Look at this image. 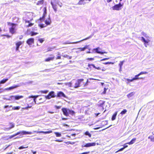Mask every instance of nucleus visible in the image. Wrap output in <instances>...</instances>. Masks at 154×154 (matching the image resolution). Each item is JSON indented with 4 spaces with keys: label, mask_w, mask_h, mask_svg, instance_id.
Here are the masks:
<instances>
[{
    "label": "nucleus",
    "mask_w": 154,
    "mask_h": 154,
    "mask_svg": "<svg viewBox=\"0 0 154 154\" xmlns=\"http://www.w3.org/2000/svg\"><path fill=\"white\" fill-rule=\"evenodd\" d=\"M61 110L63 114L66 116H75V112L71 109L66 108H63Z\"/></svg>",
    "instance_id": "1"
},
{
    "label": "nucleus",
    "mask_w": 154,
    "mask_h": 154,
    "mask_svg": "<svg viewBox=\"0 0 154 154\" xmlns=\"http://www.w3.org/2000/svg\"><path fill=\"white\" fill-rule=\"evenodd\" d=\"M28 16H31V14L30 13H26L23 18V20L25 21L26 24V26L27 27L31 26L34 24L30 22V21L32 20V18H29V19L27 18L26 17Z\"/></svg>",
    "instance_id": "2"
},
{
    "label": "nucleus",
    "mask_w": 154,
    "mask_h": 154,
    "mask_svg": "<svg viewBox=\"0 0 154 154\" xmlns=\"http://www.w3.org/2000/svg\"><path fill=\"white\" fill-rule=\"evenodd\" d=\"M23 96L22 95H12L9 96L8 98L5 97H3L2 99L4 100H8L14 101L15 100H19L23 98Z\"/></svg>",
    "instance_id": "3"
},
{
    "label": "nucleus",
    "mask_w": 154,
    "mask_h": 154,
    "mask_svg": "<svg viewBox=\"0 0 154 154\" xmlns=\"http://www.w3.org/2000/svg\"><path fill=\"white\" fill-rule=\"evenodd\" d=\"M32 133H33L31 132L27 131H20L15 134L9 136L8 139H11L19 134H20V136H21L24 135L31 134Z\"/></svg>",
    "instance_id": "4"
},
{
    "label": "nucleus",
    "mask_w": 154,
    "mask_h": 154,
    "mask_svg": "<svg viewBox=\"0 0 154 154\" xmlns=\"http://www.w3.org/2000/svg\"><path fill=\"white\" fill-rule=\"evenodd\" d=\"M8 25L9 26H11L9 28L10 32L12 34L15 33L17 31L16 27L17 25L14 23L10 22H8Z\"/></svg>",
    "instance_id": "5"
},
{
    "label": "nucleus",
    "mask_w": 154,
    "mask_h": 154,
    "mask_svg": "<svg viewBox=\"0 0 154 154\" xmlns=\"http://www.w3.org/2000/svg\"><path fill=\"white\" fill-rule=\"evenodd\" d=\"M39 96V95H31L29 96L27 98V100H29V99H33V100H29L28 101V104H29L30 105H34L36 104V100L37 97Z\"/></svg>",
    "instance_id": "6"
},
{
    "label": "nucleus",
    "mask_w": 154,
    "mask_h": 154,
    "mask_svg": "<svg viewBox=\"0 0 154 154\" xmlns=\"http://www.w3.org/2000/svg\"><path fill=\"white\" fill-rule=\"evenodd\" d=\"M45 24L41 23L39 24L38 26L41 28H43L46 27L47 26L50 25L51 21L49 16L48 18L45 20Z\"/></svg>",
    "instance_id": "7"
},
{
    "label": "nucleus",
    "mask_w": 154,
    "mask_h": 154,
    "mask_svg": "<svg viewBox=\"0 0 154 154\" xmlns=\"http://www.w3.org/2000/svg\"><path fill=\"white\" fill-rule=\"evenodd\" d=\"M55 92L53 91L50 92L47 95L45 96V98L46 99H50L51 98H54L56 97Z\"/></svg>",
    "instance_id": "8"
},
{
    "label": "nucleus",
    "mask_w": 154,
    "mask_h": 154,
    "mask_svg": "<svg viewBox=\"0 0 154 154\" xmlns=\"http://www.w3.org/2000/svg\"><path fill=\"white\" fill-rule=\"evenodd\" d=\"M43 10V15L42 17H40L39 19V20L41 22L44 21L47 14V9L46 7H44Z\"/></svg>",
    "instance_id": "9"
},
{
    "label": "nucleus",
    "mask_w": 154,
    "mask_h": 154,
    "mask_svg": "<svg viewBox=\"0 0 154 154\" xmlns=\"http://www.w3.org/2000/svg\"><path fill=\"white\" fill-rule=\"evenodd\" d=\"M123 4H122L120 2L117 4L115 5L112 7L113 10L119 11L121 9L122 7L123 6Z\"/></svg>",
    "instance_id": "10"
},
{
    "label": "nucleus",
    "mask_w": 154,
    "mask_h": 154,
    "mask_svg": "<svg viewBox=\"0 0 154 154\" xmlns=\"http://www.w3.org/2000/svg\"><path fill=\"white\" fill-rule=\"evenodd\" d=\"M96 143L95 142L86 143L84 142H83V144L82 145V147H89L91 146H94L96 145Z\"/></svg>",
    "instance_id": "11"
},
{
    "label": "nucleus",
    "mask_w": 154,
    "mask_h": 154,
    "mask_svg": "<svg viewBox=\"0 0 154 154\" xmlns=\"http://www.w3.org/2000/svg\"><path fill=\"white\" fill-rule=\"evenodd\" d=\"M84 79H78L75 83V85L74 87L75 88H77L81 86L82 85L81 83L83 82Z\"/></svg>",
    "instance_id": "12"
},
{
    "label": "nucleus",
    "mask_w": 154,
    "mask_h": 154,
    "mask_svg": "<svg viewBox=\"0 0 154 154\" xmlns=\"http://www.w3.org/2000/svg\"><path fill=\"white\" fill-rule=\"evenodd\" d=\"M101 49L100 47H98L96 48H94L93 50V52L94 53H97L100 54H103L106 53V52H103L100 51Z\"/></svg>",
    "instance_id": "13"
},
{
    "label": "nucleus",
    "mask_w": 154,
    "mask_h": 154,
    "mask_svg": "<svg viewBox=\"0 0 154 154\" xmlns=\"http://www.w3.org/2000/svg\"><path fill=\"white\" fill-rule=\"evenodd\" d=\"M22 44V42L21 41H19L16 43V51L20 52L19 49L20 46Z\"/></svg>",
    "instance_id": "14"
},
{
    "label": "nucleus",
    "mask_w": 154,
    "mask_h": 154,
    "mask_svg": "<svg viewBox=\"0 0 154 154\" xmlns=\"http://www.w3.org/2000/svg\"><path fill=\"white\" fill-rule=\"evenodd\" d=\"M141 40L144 43L145 46L146 47H147V45H148V44L149 42V40L148 39L146 40L143 37H141Z\"/></svg>",
    "instance_id": "15"
},
{
    "label": "nucleus",
    "mask_w": 154,
    "mask_h": 154,
    "mask_svg": "<svg viewBox=\"0 0 154 154\" xmlns=\"http://www.w3.org/2000/svg\"><path fill=\"white\" fill-rule=\"evenodd\" d=\"M56 97H66L65 94L63 92L61 91H60L57 93V95Z\"/></svg>",
    "instance_id": "16"
},
{
    "label": "nucleus",
    "mask_w": 154,
    "mask_h": 154,
    "mask_svg": "<svg viewBox=\"0 0 154 154\" xmlns=\"http://www.w3.org/2000/svg\"><path fill=\"white\" fill-rule=\"evenodd\" d=\"M92 37V35H91L90 36H89L83 39L81 41H78V42H69V43H68V42H66L65 43V44H76V43H79L80 42H82V41H84V40H87V39H88L90 38H91Z\"/></svg>",
    "instance_id": "17"
},
{
    "label": "nucleus",
    "mask_w": 154,
    "mask_h": 154,
    "mask_svg": "<svg viewBox=\"0 0 154 154\" xmlns=\"http://www.w3.org/2000/svg\"><path fill=\"white\" fill-rule=\"evenodd\" d=\"M91 66H93V68H94L95 69H97L98 70H100L101 69V68L100 67H96V66H95L93 64L88 63V66L90 69V70H91Z\"/></svg>",
    "instance_id": "18"
},
{
    "label": "nucleus",
    "mask_w": 154,
    "mask_h": 154,
    "mask_svg": "<svg viewBox=\"0 0 154 154\" xmlns=\"http://www.w3.org/2000/svg\"><path fill=\"white\" fill-rule=\"evenodd\" d=\"M34 39L33 38H30L28 39L26 41V43L29 45H31L34 42Z\"/></svg>",
    "instance_id": "19"
},
{
    "label": "nucleus",
    "mask_w": 154,
    "mask_h": 154,
    "mask_svg": "<svg viewBox=\"0 0 154 154\" xmlns=\"http://www.w3.org/2000/svg\"><path fill=\"white\" fill-rule=\"evenodd\" d=\"M51 4L52 6V7L53 9L54 12L56 13L57 11V5L54 4L52 1H51Z\"/></svg>",
    "instance_id": "20"
},
{
    "label": "nucleus",
    "mask_w": 154,
    "mask_h": 154,
    "mask_svg": "<svg viewBox=\"0 0 154 154\" xmlns=\"http://www.w3.org/2000/svg\"><path fill=\"white\" fill-rule=\"evenodd\" d=\"M34 132L36 133H44L45 134H50L52 132L51 131H34Z\"/></svg>",
    "instance_id": "21"
},
{
    "label": "nucleus",
    "mask_w": 154,
    "mask_h": 154,
    "mask_svg": "<svg viewBox=\"0 0 154 154\" xmlns=\"http://www.w3.org/2000/svg\"><path fill=\"white\" fill-rule=\"evenodd\" d=\"M51 57H48L45 59V61L46 62H49L51 60H53L54 58V56L53 55H51Z\"/></svg>",
    "instance_id": "22"
},
{
    "label": "nucleus",
    "mask_w": 154,
    "mask_h": 154,
    "mask_svg": "<svg viewBox=\"0 0 154 154\" xmlns=\"http://www.w3.org/2000/svg\"><path fill=\"white\" fill-rule=\"evenodd\" d=\"M105 102V101L100 100L98 103V105L100 106L103 107V105L104 104Z\"/></svg>",
    "instance_id": "23"
},
{
    "label": "nucleus",
    "mask_w": 154,
    "mask_h": 154,
    "mask_svg": "<svg viewBox=\"0 0 154 154\" xmlns=\"http://www.w3.org/2000/svg\"><path fill=\"white\" fill-rule=\"evenodd\" d=\"M20 106H14L12 107V109H9L7 110V111H8L9 110H17L20 109Z\"/></svg>",
    "instance_id": "24"
},
{
    "label": "nucleus",
    "mask_w": 154,
    "mask_h": 154,
    "mask_svg": "<svg viewBox=\"0 0 154 154\" xmlns=\"http://www.w3.org/2000/svg\"><path fill=\"white\" fill-rule=\"evenodd\" d=\"M88 45H86L83 48H78L77 49L79 50V51H84L86 49H87L88 48Z\"/></svg>",
    "instance_id": "25"
},
{
    "label": "nucleus",
    "mask_w": 154,
    "mask_h": 154,
    "mask_svg": "<svg viewBox=\"0 0 154 154\" xmlns=\"http://www.w3.org/2000/svg\"><path fill=\"white\" fill-rule=\"evenodd\" d=\"M117 112H118L116 111L113 114L111 118V120L112 121H114L116 119Z\"/></svg>",
    "instance_id": "26"
},
{
    "label": "nucleus",
    "mask_w": 154,
    "mask_h": 154,
    "mask_svg": "<svg viewBox=\"0 0 154 154\" xmlns=\"http://www.w3.org/2000/svg\"><path fill=\"white\" fill-rule=\"evenodd\" d=\"M136 138H133L129 142L127 143L126 144H128L129 145H131L134 143L135 141Z\"/></svg>",
    "instance_id": "27"
},
{
    "label": "nucleus",
    "mask_w": 154,
    "mask_h": 154,
    "mask_svg": "<svg viewBox=\"0 0 154 154\" xmlns=\"http://www.w3.org/2000/svg\"><path fill=\"white\" fill-rule=\"evenodd\" d=\"M140 76L139 74L137 75H135L134 77L133 78V79L134 80H138L139 79H142L143 78L142 77H139V76Z\"/></svg>",
    "instance_id": "28"
},
{
    "label": "nucleus",
    "mask_w": 154,
    "mask_h": 154,
    "mask_svg": "<svg viewBox=\"0 0 154 154\" xmlns=\"http://www.w3.org/2000/svg\"><path fill=\"white\" fill-rule=\"evenodd\" d=\"M13 22H19V18L17 17H14L12 18Z\"/></svg>",
    "instance_id": "29"
},
{
    "label": "nucleus",
    "mask_w": 154,
    "mask_h": 154,
    "mask_svg": "<svg viewBox=\"0 0 154 154\" xmlns=\"http://www.w3.org/2000/svg\"><path fill=\"white\" fill-rule=\"evenodd\" d=\"M86 3L85 2V0H80L78 3L77 4L78 5H85Z\"/></svg>",
    "instance_id": "30"
},
{
    "label": "nucleus",
    "mask_w": 154,
    "mask_h": 154,
    "mask_svg": "<svg viewBox=\"0 0 154 154\" xmlns=\"http://www.w3.org/2000/svg\"><path fill=\"white\" fill-rule=\"evenodd\" d=\"M8 80V78L4 79L0 81V85L5 83Z\"/></svg>",
    "instance_id": "31"
},
{
    "label": "nucleus",
    "mask_w": 154,
    "mask_h": 154,
    "mask_svg": "<svg viewBox=\"0 0 154 154\" xmlns=\"http://www.w3.org/2000/svg\"><path fill=\"white\" fill-rule=\"evenodd\" d=\"M44 2V0H41L37 2L36 5H42L43 4Z\"/></svg>",
    "instance_id": "32"
},
{
    "label": "nucleus",
    "mask_w": 154,
    "mask_h": 154,
    "mask_svg": "<svg viewBox=\"0 0 154 154\" xmlns=\"http://www.w3.org/2000/svg\"><path fill=\"white\" fill-rule=\"evenodd\" d=\"M84 134L85 135L88 136L89 137H91V134L88 131H86L84 133Z\"/></svg>",
    "instance_id": "33"
},
{
    "label": "nucleus",
    "mask_w": 154,
    "mask_h": 154,
    "mask_svg": "<svg viewBox=\"0 0 154 154\" xmlns=\"http://www.w3.org/2000/svg\"><path fill=\"white\" fill-rule=\"evenodd\" d=\"M134 93L133 92H131V93L128 94L127 95V96L128 98H130L132 96H133L134 94Z\"/></svg>",
    "instance_id": "34"
},
{
    "label": "nucleus",
    "mask_w": 154,
    "mask_h": 154,
    "mask_svg": "<svg viewBox=\"0 0 154 154\" xmlns=\"http://www.w3.org/2000/svg\"><path fill=\"white\" fill-rule=\"evenodd\" d=\"M49 91L48 90H41L39 92L42 94H47L48 92Z\"/></svg>",
    "instance_id": "35"
},
{
    "label": "nucleus",
    "mask_w": 154,
    "mask_h": 154,
    "mask_svg": "<svg viewBox=\"0 0 154 154\" xmlns=\"http://www.w3.org/2000/svg\"><path fill=\"white\" fill-rule=\"evenodd\" d=\"M54 134L57 137H60L61 136V133L58 132H54Z\"/></svg>",
    "instance_id": "36"
},
{
    "label": "nucleus",
    "mask_w": 154,
    "mask_h": 154,
    "mask_svg": "<svg viewBox=\"0 0 154 154\" xmlns=\"http://www.w3.org/2000/svg\"><path fill=\"white\" fill-rule=\"evenodd\" d=\"M124 62H125L124 60H123V61H120V62L119 64V67H120V68H121V67H122V66L123 65Z\"/></svg>",
    "instance_id": "37"
},
{
    "label": "nucleus",
    "mask_w": 154,
    "mask_h": 154,
    "mask_svg": "<svg viewBox=\"0 0 154 154\" xmlns=\"http://www.w3.org/2000/svg\"><path fill=\"white\" fill-rule=\"evenodd\" d=\"M127 112L126 109H124L120 113V114L123 115L125 114Z\"/></svg>",
    "instance_id": "38"
},
{
    "label": "nucleus",
    "mask_w": 154,
    "mask_h": 154,
    "mask_svg": "<svg viewBox=\"0 0 154 154\" xmlns=\"http://www.w3.org/2000/svg\"><path fill=\"white\" fill-rule=\"evenodd\" d=\"M2 129L4 130L5 131H8L10 130V128L9 127L8 128H6V127H3V128H2Z\"/></svg>",
    "instance_id": "39"
},
{
    "label": "nucleus",
    "mask_w": 154,
    "mask_h": 154,
    "mask_svg": "<svg viewBox=\"0 0 154 154\" xmlns=\"http://www.w3.org/2000/svg\"><path fill=\"white\" fill-rule=\"evenodd\" d=\"M38 34L37 32H34L33 31H31L30 32V34L31 36L35 35Z\"/></svg>",
    "instance_id": "40"
},
{
    "label": "nucleus",
    "mask_w": 154,
    "mask_h": 154,
    "mask_svg": "<svg viewBox=\"0 0 154 154\" xmlns=\"http://www.w3.org/2000/svg\"><path fill=\"white\" fill-rule=\"evenodd\" d=\"M10 124L11 125V126L9 127V128H10V130L12 128H14L15 126V125L14 123H10Z\"/></svg>",
    "instance_id": "41"
},
{
    "label": "nucleus",
    "mask_w": 154,
    "mask_h": 154,
    "mask_svg": "<svg viewBox=\"0 0 154 154\" xmlns=\"http://www.w3.org/2000/svg\"><path fill=\"white\" fill-rule=\"evenodd\" d=\"M28 147V146L26 147H24L23 146H21L19 147L18 149H22L24 148H27Z\"/></svg>",
    "instance_id": "42"
},
{
    "label": "nucleus",
    "mask_w": 154,
    "mask_h": 154,
    "mask_svg": "<svg viewBox=\"0 0 154 154\" xmlns=\"http://www.w3.org/2000/svg\"><path fill=\"white\" fill-rule=\"evenodd\" d=\"M141 34L142 35L145 37H148L147 34L143 32H142Z\"/></svg>",
    "instance_id": "43"
},
{
    "label": "nucleus",
    "mask_w": 154,
    "mask_h": 154,
    "mask_svg": "<svg viewBox=\"0 0 154 154\" xmlns=\"http://www.w3.org/2000/svg\"><path fill=\"white\" fill-rule=\"evenodd\" d=\"M38 41L40 42V43H42L44 41V38H40L38 39Z\"/></svg>",
    "instance_id": "44"
},
{
    "label": "nucleus",
    "mask_w": 154,
    "mask_h": 154,
    "mask_svg": "<svg viewBox=\"0 0 154 154\" xmlns=\"http://www.w3.org/2000/svg\"><path fill=\"white\" fill-rule=\"evenodd\" d=\"M59 2V0H54V2H53L54 4L58 5V2Z\"/></svg>",
    "instance_id": "45"
},
{
    "label": "nucleus",
    "mask_w": 154,
    "mask_h": 154,
    "mask_svg": "<svg viewBox=\"0 0 154 154\" xmlns=\"http://www.w3.org/2000/svg\"><path fill=\"white\" fill-rule=\"evenodd\" d=\"M126 80L128 82H132L134 81L133 78L131 79H127Z\"/></svg>",
    "instance_id": "46"
},
{
    "label": "nucleus",
    "mask_w": 154,
    "mask_h": 154,
    "mask_svg": "<svg viewBox=\"0 0 154 154\" xmlns=\"http://www.w3.org/2000/svg\"><path fill=\"white\" fill-rule=\"evenodd\" d=\"M147 73V72H140L139 73V74L140 75L143 74H146Z\"/></svg>",
    "instance_id": "47"
},
{
    "label": "nucleus",
    "mask_w": 154,
    "mask_h": 154,
    "mask_svg": "<svg viewBox=\"0 0 154 154\" xmlns=\"http://www.w3.org/2000/svg\"><path fill=\"white\" fill-rule=\"evenodd\" d=\"M61 58V56H60V54H58L57 55L56 59H60Z\"/></svg>",
    "instance_id": "48"
},
{
    "label": "nucleus",
    "mask_w": 154,
    "mask_h": 154,
    "mask_svg": "<svg viewBox=\"0 0 154 154\" xmlns=\"http://www.w3.org/2000/svg\"><path fill=\"white\" fill-rule=\"evenodd\" d=\"M107 89L106 88H104L103 91L102 92V94H105L106 93Z\"/></svg>",
    "instance_id": "49"
},
{
    "label": "nucleus",
    "mask_w": 154,
    "mask_h": 154,
    "mask_svg": "<svg viewBox=\"0 0 154 154\" xmlns=\"http://www.w3.org/2000/svg\"><path fill=\"white\" fill-rule=\"evenodd\" d=\"M124 149L123 147V148H121L120 149H119L118 150V151H116V153H117L118 152L122 151H123Z\"/></svg>",
    "instance_id": "50"
},
{
    "label": "nucleus",
    "mask_w": 154,
    "mask_h": 154,
    "mask_svg": "<svg viewBox=\"0 0 154 154\" xmlns=\"http://www.w3.org/2000/svg\"><path fill=\"white\" fill-rule=\"evenodd\" d=\"M12 107V106H11V105L10 106H9L8 105H7L5 106L4 107V108H7L8 107H9L10 108H11Z\"/></svg>",
    "instance_id": "51"
},
{
    "label": "nucleus",
    "mask_w": 154,
    "mask_h": 154,
    "mask_svg": "<svg viewBox=\"0 0 154 154\" xmlns=\"http://www.w3.org/2000/svg\"><path fill=\"white\" fill-rule=\"evenodd\" d=\"M103 63L105 65H107V64H113V63H112V62H106Z\"/></svg>",
    "instance_id": "52"
},
{
    "label": "nucleus",
    "mask_w": 154,
    "mask_h": 154,
    "mask_svg": "<svg viewBox=\"0 0 154 154\" xmlns=\"http://www.w3.org/2000/svg\"><path fill=\"white\" fill-rule=\"evenodd\" d=\"M87 60L90 61H92L94 60V58H88L87 59Z\"/></svg>",
    "instance_id": "53"
},
{
    "label": "nucleus",
    "mask_w": 154,
    "mask_h": 154,
    "mask_svg": "<svg viewBox=\"0 0 154 154\" xmlns=\"http://www.w3.org/2000/svg\"><path fill=\"white\" fill-rule=\"evenodd\" d=\"M55 107L57 109H59L60 108L61 106H58L57 105L55 106Z\"/></svg>",
    "instance_id": "54"
},
{
    "label": "nucleus",
    "mask_w": 154,
    "mask_h": 154,
    "mask_svg": "<svg viewBox=\"0 0 154 154\" xmlns=\"http://www.w3.org/2000/svg\"><path fill=\"white\" fill-rule=\"evenodd\" d=\"M67 85H68V86L69 87H72V83L71 82H70L67 83Z\"/></svg>",
    "instance_id": "55"
},
{
    "label": "nucleus",
    "mask_w": 154,
    "mask_h": 154,
    "mask_svg": "<svg viewBox=\"0 0 154 154\" xmlns=\"http://www.w3.org/2000/svg\"><path fill=\"white\" fill-rule=\"evenodd\" d=\"M54 49V48H48V51H51L53 50Z\"/></svg>",
    "instance_id": "56"
},
{
    "label": "nucleus",
    "mask_w": 154,
    "mask_h": 154,
    "mask_svg": "<svg viewBox=\"0 0 154 154\" xmlns=\"http://www.w3.org/2000/svg\"><path fill=\"white\" fill-rule=\"evenodd\" d=\"M109 59V58H103V59H102L101 60V61L107 60H108Z\"/></svg>",
    "instance_id": "57"
},
{
    "label": "nucleus",
    "mask_w": 154,
    "mask_h": 154,
    "mask_svg": "<svg viewBox=\"0 0 154 154\" xmlns=\"http://www.w3.org/2000/svg\"><path fill=\"white\" fill-rule=\"evenodd\" d=\"M107 122L108 121H103V125H106L107 124Z\"/></svg>",
    "instance_id": "58"
},
{
    "label": "nucleus",
    "mask_w": 154,
    "mask_h": 154,
    "mask_svg": "<svg viewBox=\"0 0 154 154\" xmlns=\"http://www.w3.org/2000/svg\"><path fill=\"white\" fill-rule=\"evenodd\" d=\"M90 153V152H83L81 153H79V154H88Z\"/></svg>",
    "instance_id": "59"
},
{
    "label": "nucleus",
    "mask_w": 154,
    "mask_h": 154,
    "mask_svg": "<svg viewBox=\"0 0 154 154\" xmlns=\"http://www.w3.org/2000/svg\"><path fill=\"white\" fill-rule=\"evenodd\" d=\"M62 3L60 2V1L58 2V5L60 7H61L62 6Z\"/></svg>",
    "instance_id": "60"
},
{
    "label": "nucleus",
    "mask_w": 154,
    "mask_h": 154,
    "mask_svg": "<svg viewBox=\"0 0 154 154\" xmlns=\"http://www.w3.org/2000/svg\"><path fill=\"white\" fill-rule=\"evenodd\" d=\"M127 144L125 143V144L124 145H123V148H124V149H125V148H127V147H128V145H127Z\"/></svg>",
    "instance_id": "61"
},
{
    "label": "nucleus",
    "mask_w": 154,
    "mask_h": 154,
    "mask_svg": "<svg viewBox=\"0 0 154 154\" xmlns=\"http://www.w3.org/2000/svg\"><path fill=\"white\" fill-rule=\"evenodd\" d=\"M63 56L64 57L67 58H68V57H69V56L68 55H67L64 54L63 55Z\"/></svg>",
    "instance_id": "62"
},
{
    "label": "nucleus",
    "mask_w": 154,
    "mask_h": 154,
    "mask_svg": "<svg viewBox=\"0 0 154 154\" xmlns=\"http://www.w3.org/2000/svg\"><path fill=\"white\" fill-rule=\"evenodd\" d=\"M32 105H30L29 104H28V108H31Z\"/></svg>",
    "instance_id": "63"
},
{
    "label": "nucleus",
    "mask_w": 154,
    "mask_h": 154,
    "mask_svg": "<svg viewBox=\"0 0 154 154\" xmlns=\"http://www.w3.org/2000/svg\"><path fill=\"white\" fill-rule=\"evenodd\" d=\"M5 36L7 37L8 38H9L11 37V36L8 35H6Z\"/></svg>",
    "instance_id": "64"
}]
</instances>
